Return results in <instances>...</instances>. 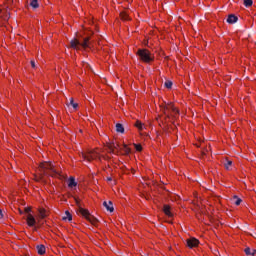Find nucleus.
<instances>
[{
	"mask_svg": "<svg viewBox=\"0 0 256 256\" xmlns=\"http://www.w3.org/2000/svg\"><path fill=\"white\" fill-rule=\"evenodd\" d=\"M39 176H35L36 181H43V177H60L59 171L53 163L42 162L37 170Z\"/></svg>",
	"mask_w": 256,
	"mask_h": 256,
	"instance_id": "nucleus-1",
	"label": "nucleus"
},
{
	"mask_svg": "<svg viewBox=\"0 0 256 256\" xmlns=\"http://www.w3.org/2000/svg\"><path fill=\"white\" fill-rule=\"evenodd\" d=\"M82 157L84 161H96L97 159L101 160V157L105 156L101 154V149L96 148L94 150L82 153Z\"/></svg>",
	"mask_w": 256,
	"mask_h": 256,
	"instance_id": "nucleus-2",
	"label": "nucleus"
},
{
	"mask_svg": "<svg viewBox=\"0 0 256 256\" xmlns=\"http://www.w3.org/2000/svg\"><path fill=\"white\" fill-rule=\"evenodd\" d=\"M137 55L139 59L143 61V63H151L155 60V56L151 54V52L147 49H139L137 51Z\"/></svg>",
	"mask_w": 256,
	"mask_h": 256,
	"instance_id": "nucleus-3",
	"label": "nucleus"
},
{
	"mask_svg": "<svg viewBox=\"0 0 256 256\" xmlns=\"http://www.w3.org/2000/svg\"><path fill=\"white\" fill-rule=\"evenodd\" d=\"M119 149H122V151L124 152L125 155H129V153H131V148H129V146H127L126 144H123L122 146H119V144H109L108 145V153H117V151H119Z\"/></svg>",
	"mask_w": 256,
	"mask_h": 256,
	"instance_id": "nucleus-4",
	"label": "nucleus"
},
{
	"mask_svg": "<svg viewBox=\"0 0 256 256\" xmlns=\"http://www.w3.org/2000/svg\"><path fill=\"white\" fill-rule=\"evenodd\" d=\"M70 45H71L72 49H76L77 51H79L81 49H87L89 47V38H85L83 40V42H81L77 39H73L70 42Z\"/></svg>",
	"mask_w": 256,
	"mask_h": 256,
	"instance_id": "nucleus-5",
	"label": "nucleus"
},
{
	"mask_svg": "<svg viewBox=\"0 0 256 256\" xmlns=\"http://www.w3.org/2000/svg\"><path fill=\"white\" fill-rule=\"evenodd\" d=\"M82 215L84 217H86L87 221H89L92 225H94L95 227H97V225H99V220H97V218H95L94 216H92L91 214H89V211L87 210H82Z\"/></svg>",
	"mask_w": 256,
	"mask_h": 256,
	"instance_id": "nucleus-6",
	"label": "nucleus"
},
{
	"mask_svg": "<svg viewBox=\"0 0 256 256\" xmlns=\"http://www.w3.org/2000/svg\"><path fill=\"white\" fill-rule=\"evenodd\" d=\"M164 114L166 117H171V115H179V110L174 108L173 105H168L164 108Z\"/></svg>",
	"mask_w": 256,
	"mask_h": 256,
	"instance_id": "nucleus-7",
	"label": "nucleus"
},
{
	"mask_svg": "<svg viewBox=\"0 0 256 256\" xmlns=\"http://www.w3.org/2000/svg\"><path fill=\"white\" fill-rule=\"evenodd\" d=\"M186 245L189 249H195V247H199V240L195 237L189 238L186 240Z\"/></svg>",
	"mask_w": 256,
	"mask_h": 256,
	"instance_id": "nucleus-8",
	"label": "nucleus"
},
{
	"mask_svg": "<svg viewBox=\"0 0 256 256\" xmlns=\"http://www.w3.org/2000/svg\"><path fill=\"white\" fill-rule=\"evenodd\" d=\"M68 189H71V191H75L77 189L78 183L75 180V177L70 176L67 180Z\"/></svg>",
	"mask_w": 256,
	"mask_h": 256,
	"instance_id": "nucleus-9",
	"label": "nucleus"
},
{
	"mask_svg": "<svg viewBox=\"0 0 256 256\" xmlns=\"http://www.w3.org/2000/svg\"><path fill=\"white\" fill-rule=\"evenodd\" d=\"M26 222L28 227H35V225H37V220L35 219V216L32 214H28L26 216Z\"/></svg>",
	"mask_w": 256,
	"mask_h": 256,
	"instance_id": "nucleus-10",
	"label": "nucleus"
},
{
	"mask_svg": "<svg viewBox=\"0 0 256 256\" xmlns=\"http://www.w3.org/2000/svg\"><path fill=\"white\" fill-rule=\"evenodd\" d=\"M134 125H135L136 129H138L139 133H141V131H145L147 129V125H145V123L141 122V120H137Z\"/></svg>",
	"mask_w": 256,
	"mask_h": 256,
	"instance_id": "nucleus-11",
	"label": "nucleus"
},
{
	"mask_svg": "<svg viewBox=\"0 0 256 256\" xmlns=\"http://www.w3.org/2000/svg\"><path fill=\"white\" fill-rule=\"evenodd\" d=\"M163 211H164L165 215H167V217H173V212L171 211V206L165 204L163 206Z\"/></svg>",
	"mask_w": 256,
	"mask_h": 256,
	"instance_id": "nucleus-12",
	"label": "nucleus"
},
{
	"mask_svg": "<svg viewBox=\"0 0 256 256\" xmlns=\"http://www.w3.org/2000/svg\"><path fill=\"white\" fill-rule=\"evenodd\" d=\"M103 205L107 209V211H110V213H113V211H114L113 202H111V201H109V202L104 201Z\"/></svg>",
	"mask_w": 256,
	"mask_h": 256,
	"instance_id": "nucleus-13",
	"label": "nucleus"
},
{
	"mask_svg": "<svg viewBox=\"0 0 256 256\" xmlns=\"http://www.w3.org/2000/svg\"><path fill=\"white\" fill-rule=\"evenodd\" d=\"M38 255H45L46 248L44 245H38L37 246Z\"/></svg>",
	"mask_w": 256,
	"mask_h": 256,
	"instance_id": "nucleus-14",
	"label": "nucleus"
},
{
	"mask_svg": "<svg viewBox=\"0 0 256 256\" xmlns=\"http://www.w3.org/2000/svg\"><path fill=\"white\" fill-rule=\"evenodd\" d=\"M227 23H237V16L229 15L227 18Z\"/></svg>",
	"mask_w": 256,
	"mask_h": 256,
	"instance_id": "nucleus-15",
	"label": "nucleus"
},
{
	"mask_svg": "<svg viewBox=\"0 0 256 256\" xmlns=\"http://www.w3.org/2000/svg\"><path fill=\"white\" fill-rule=\"evenodd\" d=\"M65 215L66 216L63 217L64 221H73V216L71 215V213H69V211H66Z\"/></svg>",
	"mask_w": 256,
	"mask_h": 256,
	"instance_id": "nucleus-16",
	"label": "nucleus"
},
{
	"mask_svg": "<svg viewBox=\"0 0 256 256\" xmlns=\"http://www.w3.org/2000/svg\"><path fill=\"white\" fill-rule=\"evenodd\" d=\"M116 131L117 133H125V128L122 126V124H116Z\"/></svg>",
	"mask_w": 256,
	"mask_h": 256,
	"instance_id": "nucleus-17",
	"label": "nucleus"
},
{
	"mask_svg": "<svg viewBox=\"0 0 256 256\" xmlns=\"http://www.w3.org/2000/svg\"><path fill=\"white\" fill-rule=\"evenodd\" d=\"M244 251H245L246 255H250V256H253L256 253V250L251 249V248H246Z\"/></svg>",
	"mask_w": 256,
	"mask_h": 256,
	"instance_id": "nucleus-18",
	"label": "nucleus"
},
{
	"mask_svg": "<svg viewBox=\"0 0 256 256\" xmlns=\"http://www.w3.org/2000/svg\"><path fill=\"white\" fill-rule=\"evenodd\" d=\"M30 5L33 7V9H37L39 7L38 0H31Z\"/></svg>",
	"mask_w": 256,
	"mask_h": 256,
	"instance_id": "nucleus-19",
	"label": "nucleus"
},
{
	"mask_svg": "<svg viewBox=\"0 0 256 256\" xmlns=\"http://www.w3.org/2000/svg\"><path fill=\"white\" fill-rule=\"evenodd\" d=\"M241 198L237 197V196H234V205H241Z\"/></svg>",
	"mask_w": 256,
	"mask_h": 256,
	"instance_id": "nucleus-20",
	"label": "nucleus"
},
{
	"mask_svg": "<svg viewBox=\"0 0 256 256\" xmlns=\"http://www.w3.org/2000/svg\"><path fill=\"white\" fill-rule=\"evenodd\" d=\"M245 7H251L253 5V0H244Z\"/></svg>",
	"mask_w": 256,
	"mask_h": 256,
	"instance_id": "nucleus-21",
	"label": "nucleus"
},
{
	"mask_svg": "<svg viewBox=\"0 0 256 256\" xmlns=\"http://www.w3.org/2000/svg\"><path fill=\"white\" fill-rule=\"evenodd\" d=\"M70 105H72L73 109H77L79 107V104L75 103L73 98L70 99Z\"/></svg>",
	"mask_w": 256,
	"mask_h": 256,
	"instance_id": "nucleus-22",
	"label": "nucleus"
},
{
	"mask_svg": "<svg viewBox=\"0 0 256 256\" xmlns=\"http://www.w3.org/2000/svg\"><path fill=\"white\" fill-rule=\"evenodd\" d=\"M224 165L226 169H230L231 165H233V162L231 160H227Z\"/></svg>",
	"mask_w": 256,
	"mask_h": 256,
	"instance_id": "nucleus-23",
	"label": "nucleus"
},
{
	"mask_svg": "<svg viewBox=\"0 0 256 256\" xmlns=\"http://www.w3.org/2000/svg\"><path fill=\"white\" fill-rule=\"evenodd\" d=\"M165 87H166L167 89H171V87H173V82H171V81H166V82H165Z\"/></svg>",
	"mask_w": 256,
	"mask_h": 256,
	"instance_id": "nucleus-24",
	"label": "nucleus"
},
{
	"mask_svg": "<svg viewBox=\"0 0 256 256\" xmlns=\"http://www.w3.org/2000/svg\"><path fill=\"white\" fill-rule=\"evenodd\" d=\"M39 213H40L41 219H45V217H47V214H45V210L41 209V210L39 211Z\"/></svg>",
	"mask_w": 256,
	"mask_h": 256,
	"instance_id": "nucleus-25",
	"label": "nucleus"
},
{
	"mask_svg": "<svg viewBox=\"0 0 256 256\" xmlns=\"http://www.w3.org/2000/svg\"><path fill=\"white\" fill-rule=\"evenodd\" d=\"M134 147L136 151H143V147L141 146V144H134Z\"/></svg>",
	"mask_w": 256,
	"mask_h": 256,
	"instance_id": "nucleus-26",
	"label": "nucleus"
},
{
	"mask_svg": "<svg viewBox=\"0 0 256 256\" xmlns=\"http://www.w3.org/2000/svg\"><path fill=\"white\" fill-rule=\"evenodd\" d=\"M31 67L35 68V61H31Z\"/></svg>",
	"mask_w": 256,
	"mask_h": 256,
	"instance_id": "nucleus-27",
	"label": "nucleus"
},
{
	"mask_svg": "<svg viewBox=\"0 0 256 256\" xmlns=\"http://www.w3.org/2000/svg\"><path fill=\"white\" fill-rule=\"evenodd\" d=\"M0 219H3V211L0 210Z\"/></svg>",
	"mask_w": 256,
	"mask_h": 256,
	"instance_id": "nucleus-28",
	"label": "nucleus"
},
{
	"mask_svg": "<svg viewBox=\"0 0 256 256\" xmlns=\"http://www.w3.org/2000/svg\"><path fill=\"white\" fill-rule=\"evenodd\" d=\"M25 211H26V213H29V211H31V209L26 208Z\"/></svg>",
	"mask_w": 256,
	"mask_h": 256,
	"instance_id": "nucleus-29",
	"label": "nucleus"
},
{
	"mask_svg": "<svg viewBox=\"0 0 256 256\" xmlns=\"http://www.w3.org/2000/svg\"><path fill=\"white\" fill-rule=\"evenodd\" d=\"M0 15H1V9H0Z\"/></svg>",
	"mask_w": 256,
	"mask_h": 256,
	"instance_id": "nucleus-30",
	"label": "nucleus"
}]
</instances>
